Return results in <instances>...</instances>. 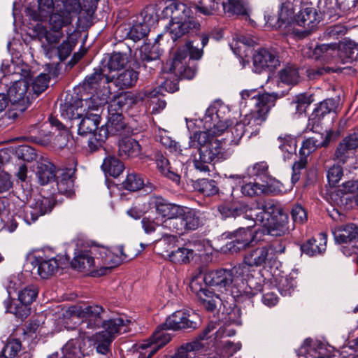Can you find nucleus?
I'll return each instance as SVG.
<instances>
[{
  "instance_id": "34",
  "label": "nucleus",
  "mask_w": 358,
  "mask_h": 358,
  "mask_svg": "<svg viewBox=\"0 0 358 358\" xmlns=\"http://www.w3.org/2000/svg\"><path fill=\"white\" fill-rule=\"evenodd\" d=\"M156 21L157 19L152 13H146L142 22L135 23L131 26L127 34L129 37L134 41L141 40L149 33L150 25Z\"/></svg>"
},
{
  "instance_id": "59",
  "label": "nucleus",
  "mask_w": 358,
  "mask_h": 358,
  "mask_svg": "<svg viewBox=\"0 0 358 358\" xmlns=\"http://www.w3.org/2000/svg\"><path fill=\"white\" fill-rule=\"evenodd\" d=\"M343 69L336 67H316L309 68L306 70V74L310 80H316L326 73H339L341 72Z\"/></svg>"
},
{
  "instance_id": "14",
  "label": "nucleus",
  "mask_w": 358,
  "mask_h": 358,
  "mask_svg": "<svg viewBox=\"0 0 358 358\" xmlns=\"http://www.w3.org/2000/svg\"><path fill=\"white\" fill-rule=\"evenodd\" d=\"M254 71L261 73L264 71H273L280 65L275 51L267 48H259L252 55Z\"/></svg>"
},
{
  "instance_id": "54",
  "label": "nucleus",
  "mask_w": 358,
  "mask_h": 358,
  "mask_svg": "<svg viewBox=\"0 0 358 358\" xmlns=\"http://www.w3.org/2000/svg\"><path fill=\"white\" fill-rule=\"evenodd\" d=\"M278 98L276 93H264L260 94L258 92V96H257V103H255L256 109H267V114L268 113L270 108L274 106L275 101Z\"/></svg>"
},
{
  "instance_id": "31",
  "label": "nucleus",
  "mask_w": 358,
  "mask_h": 358,
  "mask_svg": "<svg viewBox=\"0 0 358 358\" xmlns=\"http://www.w3.org/2000/svg\"><path fill=\"white\" fill-rule=\"evenodd\" d=\"M129 59L126 53L114 52L105 57L101 62L103 70L109 75L113 71H120L124 68Z\"/></svg>"
},
{
  "instance_id": "4",
  "label": "nucleus",
  "mask_w": 358,
  "mask_h": 358,
  "mask_svg": "<svg viewBox=\"0 0 358 358\" xmlns=\"http://www.w3.org/2000/svg\"><path fill=\"white\" fill-rule=\"evenodd\" d=\"M193 137L199 146V157L194 158V167L200 171H210L209 164L223 159L222 143L215 137L209 136L206 131L195 132Z\"/></svg>"
},
{
  "instance_id": "9",
  "label": "nucleus",
  "mask_w": 358,
  "mask_h": 358,
  "mask_svg": "<svg viewBox=\"0 0 358 358\" xmlns=\"http://www.w3.org/2000/svg\"><path fill=\"white\" fill-rule=\"evenodd\" d=\"M301 9L294 18V23L301 27V29H294V32L300 38H304L310 34L316 28L319 20L316 10L309 4L302 6Z\"/></svg>"
},
{
  "instance_id": "61",
  "label": "nucleus",
  "mask_w": 358,
  "mask_h": 358,
  "mask_svg": "<svg viewBox=\"0 0 358 358\" xmlns=\"http://www.w3.org/2000/svg\"><path fill=\"white\" fill-rule=\"evenodd\" d=\"M296 287V282L292 278L281 277L277 284V287L282 296H289Z\"/></svg>"
},
{
  "instance_id": "2",
  "label": "nucleus",
  "mask_w": 358,
  "mask_h": 358,
  "mask_svg": "<svg viewBox=\"0 0 358 358\" xmlns=\"http://www.w3.org/2000/svg\"><path fill=\"white\" fill-rule=\"evenodd\" d=\"M61 115L64 118L71 121L70 129L76 127L78 134L82 136H89L87 146L91 152L100 148H93L99 132V124L101 122L100 114H79L75 113V108L71 104H65L61 107Z\"/></svg>"
},
{
  "instance_id": "18",
  "label": "nucleus",
  "mask_w": 358,
  "mask_h": 358,
  "mask_svg": "<svg viewBox=\"0 0 358 358\" xmlns=\"http://www.w3.org/2000/svg\"><path fill=\"white\" fill-rule=\"evenodd\" d=\"M31 264L33 269L43 279L54 275L60 266L59 260L56 257H48L43 253L34 255Z\"/></svg>"
},
{
  "instance_id": "5",
  "label": "nucleus",
  "mask_w": 358,
  "mask_h": 358,
  "mask_svg": "<svg viewBox=\"0 0 358 358\" xmlns=\"http://www.w3.org/2000/svg\"><path fill=\"white\" fill-rule=\"evenodd\" d=\"M247 267L238 264L230 269L220 268L210 271L203 277L206 285L213 287L217 291L223 292L228 290H236L238 285L241 284L243 276L247 274Z\"/></svg>"
},
{
  "instance_id": "16",
  "label": "nucleus",
  "mask_w": 358,
  "mask_h": 358,
  "mask_svg": "<svg viewBox=\"0 0 358 358\" xmlns=\"http://www.w3.org/2000/svg\"><path fill=\"white\" fill-rule=\"evenodd\" d=\"M71 312L79 317L87 321V327L91 329L99 328L106 317V310L101 306L93 304L85 307L71 308Z\"/></svg>"
},
{
  "instance_id": "11",
  "label": "nucleus",
  "mask_w": 358,
  "mask_h": 358,
  "mask_svg": "<svg viewBox=\"0 0 358 358\" xmlns=\"http://www.w3.org/2000/svg\"><path fill=\"white\" fill-rule=\"evenodd\" d=\"M247 274L243 276L241 284L238 285L236 290H232V296L236 300L239 299L254 297L262 291L264 280L261 277L255 278L247 267Z\"/></svg>"
},
{
  "instance_id": "17",
  "label": "nucleus",
  "mask_w": 358,
  "mask_h": 358,
  "mask_svg": "<svg viewBox=\"0 0 358 358\" xmlns=\"http://www.w3.org/2000/svg\"><path fill=\"white\" fill-rule=\"evenodd\" d=\"M195 314L186 310L175 311L169 316L162 327H166L169 329L177 331L180 329H195L197 328V323L192 317Z\"/></svg>"
},
{
  "instance_id": "15",
  "label": "nucleus",
  "mask_w": 358,
  "mask_h": 358,
  "mask_svg": "<svg viewBox=\"0 0 358 358\" xmlns=\"http://www.w3.org/2000/svg\"><path fill=\"white\" fill-rule=\"evenodd\" d=\"M338 102L334 99H327L320 102L310 115L306 131L317 133L324 118L331 112H335Z\"/></svg>"
},
{
  "instance_id": "20",
  "label": "nucleus",
  "mask_w": 358,
  "mask_h": 358,
  "mask_svg": "<svg viewBox=\"0 0 358 358\" xmlns=\"http://www.w3.org/2000/svg\"><path fill=\"white\" fill-rule=\"evenodd\" d=\"M34 32L41 41L44 39L47 42L48 44H42L41 47L45 55L52 58L53 51H55V48L52 45L57 43L61 40L64 36L63 32L52 31L51 28L48 30L41 24H37L34 27Z\"/></svg>"
},
{
  "instance_id": "62",
  "label": "nucleus",
  "mask_w": 358,
  "mask_h": 358,
  "mask_svg": "<svg viewBox=\"0 0 358 358\" xmlns=\"http://www.w3.org/2000/svg\"><path fill=\"white\" fill-rule=\"evenodd\" d=\"M255 223L251 222L250 224L247 225L245 227H240L234 231L233 235L234 239L237 241H242L248 239V246L253 241L255 236L252 232V228L255 226Z\"/></svg>"
},
{
  "instance_id": "58",
  "label": "nucleus",
  "mask_w": 358,
  "mask_h": 358,
  "mask_svg": "<svg viewBox=\"0 0 358 358\" xmlns=\"http://www.w3.org/2000/svg\"><path fill=\"white\" fill-rule=\"evenodd\" d=\"M143 185L144 182L141 176L136 173L128 174L127 178L123 182L124 187L131 192L141 189Z\"/></svg>"
},
{
  "instance_id": "8",
  "label": "nucleus",
  "mask_w": 358,
  "mask_h": 358,
  "mask_svg": "<svg viewBox=\"0 0 358 358\" xmlns=\"http://www.w3.org/2000/svg\"><path fill=\"white\" fill-rule=\"evenodd\" d=\"M97 139L93 148H101L103 143L108 138L109 135L112 136H124L128 135L131 132L130 127L124 121V118L122 113L108 111L107 122L105 124L99 128Z\"/></svg>"
},
{
  "instance_id": "3",
  "label": "nucleus",
  "mask_w": 358,
  "mask_h": 358,
  "mask_svg": "<svg viewBox=\"0 0 358 358\" xmlns=\"http://www.w3.org/2000/svg\"><path fill=\"white\" fill-rule=\"evenodd\" d=\"M29 85L25 80L15 82L8 89V94L0 93V113L11 102L10 108L7 112L8 119L15 120L31 106V93Z\"/></svg>"
},
{
  "instance_id": "12",
  "label": "nucleus",
  "mask_w": 358,
  "mask_h": 358,
  "mask_svg": "<svg viewBox=\"0 0 358 358\" xmlns=\"http://www.w3.org/2000/svg\"><path fill=\"white\" fill-rule=\"evenodd\" d=\"M252 222H259L261 224H268V221L283 215L280 206L274 200H268L263 202H257L255 206H252Z\"/></svg>"
},
{
  "instance_id": "52",
  "label": "nucleus",
  "mask_w": 358,
  "mask_h": 358,
  "mask_svg": "<svg viewBox=\"0 0 358 358\" xmlns=\"http://www.w3.org/2000/svg\"><path fill=\"white\" fill-rule=\"evenodd\" d=\"M337 50V44L331 43L317 45L313 50L311 57L315 59H327L329 56H332Z\"/></svg>"
},
{
  "instance_id": "19",
  "label": "nucleus",
  "mask_w": 358,
  "mask_h": 358,
  "mask_svg": "<svg viewBox=\"0 0 358 358\" xmlns=\"http://www.w3.org/2000/svg\"><path fill=\"white\" fill-rule=\"evenodd\" d=\"M189 60L187 58L186 50L178 48L171 62L170 72L181 78H193L196 73V69L189 66L187 63Z\"/></svg>"
},
{
  "instance_id": "50",
  "label": "nucleus",
  "mask_w": 358,
  "mask_h": 358,
  "mask_svg": "<svg viewBox=\"0 0 358 358\" xmlns=\"http://www.w3.org/2000/svg\"><path fill=\"white\" fill-rule=\"evenodd\" d=\"M313 346H322V343L320 342H313L311 338H306L299 350V355H304L306 358H310L311 357H313V358H334V356L329 354H324L320 351L318 352L317 356L313 357V355L310 354L312 351L315 350V348Z\"/></svg>"
},
{
  "instance_id": "40",
  "label": "nucleus",
  "mask_w": 358,
  "mask_h": 358,
  "mask_svg": "<svg viewBox=\"0 0 358 358\" xmlns=\"http://www.w3.org/2000/svg\"><path fill=\"white\" fill-rule=\"evenodd\" d=\"M138 73L133 69H126L119 73L116 77L114 76L112 82L116 87L121 89L129 88L134 86L137 82Z\"/></svg>"
},
{
  "instance_id": "41",
  "label": "nucleus",
  "mask_w": 358,
  "mask_h": 358,
  "mask_svg": "<svg viewBox=\"0 0 358 358\" xmlns=\"http://www.w3.org/2000/svg\"><path fill=\"white\" fill-rule=\"evenodd\" d=\"M72 23L70 10L52 13L49 19V24L52 31H62V28Z\"/></svg>"
},
{
  "instance_id": "29",
  "label": "nucleus",
  "mask_w": 358,
  "mask_h": 358,
  "mask_svg": "<svg viewBox=\"0 0 358 358\" xmlns=\"http://www.w3.org/2000/svg\"><path fill=\"white\" fill-rule=\"evenodd\" d=\"M136 102L137 97L131 92H120L109 101L108 111L122 114L124 108H129Z\"/></svg>"
},
{
  "instance_id": "49",
  "label": "nucleus",
  "mask_w": 358,
  "mask_h": 358,
  "mask_svg": "<svg viewBox=\"0 0 358 358\" xmlns=\"http://www.w3.org/2000/svg\"><path fill=\"white\" fill-rule=\"evenodd\" d=\"M194 255L195 252L194 250L181 247L171 252L168 256L169 259L175 264H187L193 259Z\"/></svg>"
},
{
  "instance_id": "33",
  "label": "nucleus",
  "mask_w": 358,
  "mask_h": 358,
  "mask_svg": "<svg viewBox=\"0 0 358 358\" xmlns=\"http://www.w3.org/2000/svg\"><path fill=\"white\" fill-rule=\"evenodd\" d=\"M76 163L72 160V166L66 168L57 179L58 192L62 194L71 193L74 186Z\"/></svg>"
},
{
  "instance_id": "53",
  "label": "nucleus",
  "mask_w": 358,
  "mask_h": 358,
  "mask_svg": "<svg viewBox=\"0 0 358 358\" xmlns=\"http://www.w3.org/2000/svg\"><path fill=\"white\" fill-rule=\"evenodd\" d=\"M189 288L193 293L196 294L201 303L206 300L207 301L210 299L213 296L216 295L214 292L208 290L207 288L201 287L199 285L198 278L196 277H194L192 279L189 283Z\"/></svg>"
},
{
  "instance_id": "23",
  "label": "nucleus",
  "mask_w": 358,
  "mask_h": 358,
  "mask_svg": "<svg viewBox=\"0 0 358 358\" xmlns=\"http://www.w3.org/2000/svg\"><path fill=\"white\" fill-rule=\"evenodd\" d=\"M218 210L224 217H236L242 215L245 219L252 222L254 208L244 201L220 205Z\"/></svg>"
},
{
  "instance_id": "44",
  "label": "nucleus",
  "mask_w": 358,
  "mask_h": 358,
  "mask_svg": "<svg viewBox=\"0 0 358 358\" xmlns=\"http://www.w3.org/2000/svg\"><path fill=\"white\" fill-rule=\"evenodd\" d=\"M101 168L106 175L117 178L123 172L124 166L117 157L108 156L104 159Z\"/></svg>"
},
{
  "instance_id": "37",
  "label": "nucleus",
  "mask_w": 358,
  "mask_h": 358,
  "mask_svg": "<svg viewBox=\"0 0 358 358\" xmlns=\"http://www.w3.org/2000/svg\"><path fill=\"white\" fill-rule=\"evenodd\" d=\"M118 152L124 158L136 157L141 155V146L138 141L132 138H124L119 141Z\"/></svg>"
},
{
  "instance_id": "39",
  "label": "nucleus",
  "mask_w": 358,
  "mask_h": 358,
  "mask_svg": "<svg viewBox=\"0 0 358 358\" xmlns=\"http://www.w3.org/2000/svg\"><path fill=\"white\" fill-rule=\"evenodd\" d=\"M194 189L206 196H210L217 194L219 187L217 182L213 179L201 178L193 181Z\"/></svg>"
},
{
  "instance_id": "28",
  "label": "nucleus",
  "mask_w": 358,
  "mask_h": 358,
  "mask_svg": "<svg viewBox=\"0 0 358 358\" xmlns=\"http://www.w3.org/2000/svg\"><path fill=\"white\" fill-rule=\"evenodd\" d=\"M335 241L351 245L358 239V226L354 223L336 227L332 229Z\"/></svg>"
},
{
  "instance_id": "32",
  "label": "nucleus",
  "mask_w": 358,
  "mask_h": 358,
  "mask_svg": "<svg viewBox=\"0 0 358 358\" xmlns=\"http://www.w3.org/2000/svg\"><path fill=\"white\" fill-rule=\"evenodd\" d=\"M327 235L325 233L319 234L317 238H312L301 245L303 253L312 257L322 254L327 247Z\"/></svg>"
},
{
  "instance_id": "6",
  "label": "nucleus",
  "mask_w": 358,
  "mask_h": 358,
  "mask_svg": "<svg viewBox=\"0 0 358 358\" xmlns=\"http://www.w3.org/2000/svg\"><path fill=\"white\" fill-rule=\"evenodd\" d=\"M129 320L122 317H116L106 320L104 319L100 327L103 330L94 336V345L96 351L101 355H106L110 350V346L115 337L125 331L124 327Z\"/></svg>"
},
{
  "instance_id": "46",
  "label": "nucleus",
  "mask_w": 358,
  "mask_h": 358,
  "mask_svg": "<svg viewBox=\"0 0 358 358\" xmlns=\"http://www.w3.org/2000/svg\"><path fill=\"white\" fill-rule=\"evenodd\" d=\"M162 326V324L156 328L148 343L150 346L157 347V350L166 345L171 339V335L165 331L169 329Z\"/></svg>"
},
{
  "instance_id": "48",
  "label": "nucleus",
  "mask_w": 358,
  "mask_h": 358,
  "mask_svg": "<svg viewBox=\"0 0 358 358\" xmlns=\"http://www.w3.org/2000/svg\"><path fill=\"white\" fill-rule=\"evenodd\" d=\"M28 85L29 82L24 79ZM50 81V77L48 74L41 73L38 76H36L31 83L32 92L29 90V87H28V92L31 93V103L32 100L38 96L40 94L44 92L48 87V83Z\"/></svg>"
},
{
  "instance_id": "35",
  "label": "nucleus",
  "mask_w": 358,
  "mask_h": 358,
  "mask_svg": "<svg viewBox=\"0 0 358 358\" xmlns=\"http://www.w3.org/2000/svg\"><path fill=\"white\" fill-rule=\"evenodd\" d=\"M262 225L266 228L267 234L272 236H282L288 234L291 230L285 213Z\"/></svg>"
},
{
  "instance_id": "55",
  "label": "nucleus",
  "mask_w": 358,
  "mask_h": 358,
  "mask_svg": "<svg viewBox=\"0 0 358 358\" xmlns=\"http://www.w3.org/2000/svg\"><path fill=\"white\" fill-rule=\"evenodd\" d=\"M221 4L226 13L242 15L247 14L246 8L241 1L229 0L227 2L222 1Z\"/></svg>"
},
{
  "instance_id": "47",
  "label": "nucleus",
  "mask_w": 358,
  "mask_h": 358,
  "mask_svg": "<svg viewBox=\"0 0 358 358\" xmlns=\"http://www.w3.org/2000/svg\"><path fill=\"white\" fill-rule=\"evenodd\" d=\"M103 78L106 79V83H108L112 82L113 78H114V75H108L106 71L103 70V67L100 64L98 69H94L93 73L86 77L85 85L89 89H96L99 82L101 81Z\"/></svg>"
},
{
  "instance_id": "57",
  "label": "nucleus",
  "mask_w": 358,
  "mask_h": 358,
  "mask_svg": "<svg viewBox=\"0 0 358 358\" xmlns=\"http://www.w3.org/2000/svg\"><path fill=\"white\" fill-rule=\"evenodd\" d=\"M21 342L18 339L8 341L2 349L0 358H14L21 350Z\"/></svg>"
},
{
  "instance_id": "25",
  "label": "nucleus",
  "mask_w": 358,
  "mask_h": 358,
  "mask_svg": "<svg viewBox=\"0 0 358 358\" xmlns=\"http://www.w3.org/2000/svg\"><path fill=\"white\" fill-rule=\"evenodd\" d=\"M150 205L155 208L158 215L165 218L164 220L174 219L180 206L171 203L162 196L153 194L150 196Z\"/></svg>"
},
{
  "instance_id": "21",
  "label": "nucleus",
  "mask_w": 358,
  "mask_h": 358,
  "mask_svg": "<svg viewBox=\"0 0 358 358\" xmlns=\"http://www.w3.org/2000/svg\"><path fill=\"white\" fill-rule=\"evenodd\" d=\"M98 248L90 247L89 249H76L71 266L80 271H89L95 267V257Z\"/></svg>"
},
{
  "instance_id": "64",
  "label": "nucleus",
  "mask_w": 358,
  "mask_h": 358,
  "mask_svg": "<svg viewBox=\"0 0 358 358\" xmlns=\"http://www.w3.org/2000/svg\"><path fill=\"white\" fill-rule=\"evenodd\" d=\"M38 294L37 289L34 287H27L18 294L19 302L30 305L35 301Z\"/></svg>"
},
{
  "instance_id": "1",
  "label": "nucleus",
  "mask_w": 358,
  "mask_h": 358,
  "mask_svg": "<svg viewBox=\"0 0 358 358\" xmlns=\"http://www.w3.org/2000/svg\"><path fill=\"white\" fill-rule=\"evenodd\" d=\"M161 16L170 18L165 27V34L168 33L174 42L184 36L196 34L200 29V24L193 16L191 8L177 0L169 1Z\"/></svg>"
},
{
  "instance_id": "13",
  "label": "nucleus",
  "mask_w": 358,
  "mask_h": 358,
  "mask_svg": "<svg viewBox=\"0 0 358 358\" xmlns=\"http://www.w3.org/2000/svg\"><path fill=\"white\" fill-rule=\"evenodd\" d=\"M309 0H285L281 3L280 10L278 15H268L266 22L273 27L280 28L282 24L289 23L296 8L309 4Z\"/></svg>"
},
{
  "instance_id": "27",
  "label": "nucleus",
  "mask_w": 358,
  "mask_h": 358,
  "mask_svg": "<svg viewBox=\"0 0 358 358\" xmlns=\"http://www.w3.org/2000/svg\"><path fill=\"white\" fill-rule=\"evenodd\" d=\"M267 109H254L251 110L249 114L245 115L243 120L244 124L247 127L248 138L252 135H256L259 133L260 126L267 119Z\"/></svg>"
},
{
  "instance_id": "56",
  "label": "nucleus",
  "mask_w": 358,
  "mask_h": 358,
  "mask_svg": "<svg viewBox=\"0 0 358 358\" xmlns=\"http://www.w3.org/2000/svg\"><path fill=\"white\" fill-rule=\"evenodd\" d=\"M220 0H201L196 6V10L204 15H213L220 8Z\"/></svg>"
},
{
  "instance_id": "10",
  "label": "nucleus",
  "mask_w": 358,
  "mask_h": 358,
  "mask_svg": "<svg viewBox=\"0 0 358 358\" xmlns=\"http://www.w3.org/2000/svg\"><path fill=\"white\" fill-rule=\"evenodd\" d=\"M55 200L52 197L39 196L34 199L24 210V220L31 224L42 215L50 213L55 206Z\"/></svg>"
},
{
  "instance_id": "51",
  "label": "nucleus",
  "mask_w": 358,
  "mask_h": 358,
  "mask_svg": "<svg viewBox=\"0 0 358 358\" xmlns=\"http://www.w3.org/2000/svg\"><path fill=\"white\" fill-rule=\"evenodd\" d=\"M279 79L288 85H296L300 79L298 69L294 66H287L278 73Z\"/></svg>"
},
{
  "instance_id": "22",
  "label": "nucleus",
  "mask_w": 358,
  "mask_h": 358,
  "mask_svg": "<svg viewBox=\"0 0 358 358\" xmlns=\"http://www.w3.org/2000/svg\"><path fill=\"white\" fill-rule=\"evenodd\" d=\"M333 131L331 130H327L324 134L318 132L315 136L306 138L302 143L299 150L300 155L307 157L317 148L328 147L331 141Z\"/></svg>"
},
{
  "instance_id": "7",
  "label": "nucleus",
  "mask_w": 358,
  "mask_h": 358,
  "mask_svg": "<svg viewBox=\"0 0 358 358\" xmlns=\"http://www.w3.org/2000/svg\"><path fill=\"white\" fill-rule=\"evenodd\" d=\"M162 225L178 234L196 230L201 225L199 211L180 206L174 219L164 220Z\"/></svg>"
},
{
  "instance_id": "24",
  "label": "nucleus",
  "mask_w": 358,
  "mask_h": 358,
  "mask_svg": "<svg viewBox=\"0 0 358 358\" xmlns=\"http://www.w3.org/2000/svg\"><path fill=\"white\" fill-rule=\"evenodd\" d=\"M266 245L257 246L248 250L243 258V266L246 267L265 266L272 262Z\"/></svg>"
},
{
  "instance_id": "42",
  "label": "nucleus",
  "mask_w": 358,
  "mask_h": 358,
  "mask_svg": "<svg viewBox=\"0 0 358 358\" xmlns=\"http://www.w3.org/2000/svg\"><path fill=\"white\" fill-rule=\"evenodd\" d=\"M110 94V91L106 90V93L103 94V97L99 99L98 95H93L89 99L85 100L84 114H100L102 106L108 102Z\"/></svg>"
},
{
  "instance_id": "38",
  "label": "nucleus",
  "mask_w": 358,
  "mask_h": 358,
  "mask_svg": "<svg viewBox=\"0 0 358 358\" xmlns=\"http://www.w3.org/2000/svg\"><path fill=\"white\" fill-rule=\"evenodd\" d=\"M160 55L161 50L158 44L155 43L152 45H146L142 47L141 50V63L139 64V68H143L146 70L148 63L157 62L159 64Z\"/></svg>"
},
{
  "instance_id": "30",
  "label": "nucleus",
  "mask_w": 358,
  "mask_h": 358,
  "mask_svg": "<svg viewBox=\"0 0 358 358\" xmlns=\"http://www.w3.org/2000/svg\"><path fill=\"white\" fill-rule=\"evenodd\" d=\"M36 177L40 185H45L56 178V167L48 159H42L37 163Z\"/></svg>"
},
{
  "instance_id": "60",
  "label": "nucleus",
  "mask_w": 358,
  "mask_h": 358,
  "mask_svg": "<svg viewBox=\"0 0 358 358\" xmlns=\"http://www.w3.org/2000/svg\"><path fill=\"white\" fill-rule=\"evenodd\" d=\"M247 174L250 178L266 177L268 174V166L266 162H257L248 167Z\"/></svg>"
},
{
  "instance_id": "43",
  "label": "nucleus",
  "mask_w": 358,
  "mask_h": 358,
  "mask_svg": "<svg viewBox=\"0 0 358 358\" xmlns=\"http://www.w3.org/2000/svg\"><path fill=\"white\" fill-rule=\"evenodd\" d=\"M203 345L199 341H195L182 345L173 358H200V351Z\"/></svg>"
},
{
  "instance_id": "45",
  "label": "nucleus",
  "mask_w": 358,
  "mask_h": 358,
  "mask_svg": "<svg viewBox=\"0 0 358 358\" xmlns=\"http://www.w3.org/2000/svg\"><path fill=\"white\" fill-rule=\"evenodd\" d=\"M10 287L8 289V296L10 295ZM3 304L7 313L15 315L17 317L20 319L27 318L30 314L29 305L23 303L13 304L11 299L8 297L3 301Z\"/></svg>"
},
{
  "instance_id": "26",
  "label": "nucleus",
  "mask_w": 358,
  "mask_h": 358,
  "mask_svg": "<svg viewBox=\"0 0 358 358\" xmlns=\"http://www.w3.org/2000/svg\"><path fill=\"white\" fill-rule=\"evenodd\" d=\"M282 192L280 183L273 181L270 184L263 185L258 182H248L241 187V192L248 196H255L261 194H278Z\"/></svg>"
},
{
  "instance_id": "63",
  "label": "nucleus",
  "mask_w": 358,
  "mask_h": 358,
  "mask_svg": "<svg viewBox=\"0 0 358 358\" xmlns=\"http://www.w3.org/2000/svg\"><path fill=\"white\" fill-rule=\"evenodd\" d=\"M159 141L166 148H167L171 152L175 154H181L182 149L179 143L171 137L166 135V132H161L158 136Z\"/></svg>"
},
{
  "instance_id": "36",
  "label": "nucleus",
  "mask_w": 358,
  "mask_h": 358,
  "mask_svg": "<svg viewBox=\"0 0 358 358\" xmlns=\"http://www.w3.org/2000/svg\"><path fill=\"white\" fill-rule=\"evenodd\" d=\"M155 162L157 170L162 176L171 180L176 185L180 183V176L171 166L168 159L162 154L157 153L155 155Z\"/></svg>"
}]
</instances>
